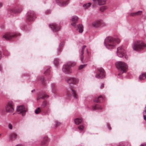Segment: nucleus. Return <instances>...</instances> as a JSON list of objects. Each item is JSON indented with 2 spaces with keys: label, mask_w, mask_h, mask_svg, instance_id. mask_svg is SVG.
Segmentation results:
<instances>
[{
  "label": "nucleus",
  "mask_w": 146,
  "mask_h": 146,
  "mask_svg": "<svg viewBox=\"0 0 146 146\" xmlns=\"http://www.w3.org/2000/svg\"><path fill=\"white\" fill-rule=\"evenodd\" d=\"M56 3L61 7L65 6L69 3V0L63 1L62 0H55Z\"/></svg>",
  "instance_id": "obj_16"
},
{
  "label": "nucleus",
  "mask_w": 146,
  "mask_h": 146,
  "mask_svg": "<svg viewBox=\"0 0 146 146\" xmlns=\"http://www.w3.org/2000/svg\"><path fill=\"white\" fill-rule=\"evenodd\" d=\"M102 21L100 20L96 21L92 23L93 26L95 27H98L101 25Z\"/></svg>",
  "instance_id": "obj_19"
},
{
  "label": "nucleus",
  "mask_w": 146,
  "mask_h": 146,
  "mask_svg": "<svg viewBox=\"0 0 146 146\" xmlns=\"http://www.w3.org/2000/svg\"><path fill=\"white\" fill-rule=\"evenodd\" d=\"M86 56L88 55L89 53H88V52L87 50H86Z\"/></svg>",
  "instance_id": "obj_48"
},
{
  "label": "nucleus",
  "mask_w": 146,
  "mask_h": 146,
  "mask_svg": "<svg viewBox=\"0 0 146 146\" xmlns=\"http://www.w3.org/2000/svg\"><path fill=\"white\" fill-rule=\"evenodd\" d=\"M13 103L9 102L5 107L6 111L7 112H12L14 110Z\"/></svg>",
  "instance_id": "obj_14"
},
{
  "label": "nucleus",
  "mask_w": 146,
  "mask_h": 146,
  "mask_svg": "<svg viewBox=\"0 0 146 146\" xmlns=\"http://www.w3.org/2000/svg\"><path fill=\"white\" fill-rule=\"evenodd\" d=\"M50 70L49 68H47L46 70V71H45L44 72V73L45 74V75H48L50 74Z\"/></svg>",
  "instance_id": "obj_37"
},
{
  "label": "nucleus",
  "mask_w": 146,
  "mask_h": 146,
  "mask_svg": "<svg viewBox=\"0 0 146 146\" xmlns=\"http://www.w3.org/2000/svg\"><path fill=\"white\" fill-rule=\"evenodd\" d=\"M94 3L101 5L105 4L106 0H92Z\"/></svg>",
  "instance_id": "obj_17"
},
{
  "label": "nucleus",
  "mask_w": 146,
  "mask_h": 146,
  "mask_svg": "<svg viewBox=\"0 0 146 146\" xmlns=\"http://www.w3.org/2000/svg\"><path fill=\"white\" fill-rule=\"evenodd\" d=\"M78 17L76 16H73L72 17L71 20L73 22L71 24V25L73 26L76 29V30L78 31L80 33H82L83 31V26L82 25L79 24L76 25L75 22L77 21Z\"/></svg>",
  "instance_id": "obj_4"
},
{
  "label": "nucleus",
  "mask_w": 146,
  "mask_h": 146,
  "mask_svg": "<svg viewBox=\"0 0 146 146\" xmlns=\"http://www.w3.org/2000/svg\"><path fill=\"white\" fill-rule=\"evenodd\" d=\"M35 91V90H31V92H34Z\"/></svg>",
  "instance_id": "obj_52"
},
{
  "label": "nucleus",
  "mask_w": 146,
  "mask_h": 146,
  "mask_svg": "<svg viewBox=\"0 0 146 146\" xmlns=\"http://www.w3.org/2000/svg\"><path fill=\"white\" fill-rule=\"evenodd\" d=\"M49 96L44 93H42L41 94H39L37 97L38 100L40 98L44 99L45 98H48Z\"/></svg>",
  "instance_id": "obj_21"
},
{
  "label": "nucleus",
  "mask_w": 146,
  "mask_h": 146,
  "mask_svg": "<svg viewBox=\"0 0 146 146\" xmlns=\"http://www.w3.org/2000/svg\"><path fill=\"white\" fill-rule=\"evenodd\" d=\"M142 13V11H139L138 12L131 13H130V15L131 16H133L137 15H141Z\"/></svg>",
  "instance_id": "obj_26"
},
{
  "label": "nucleus",
  "mask_w": 146,
  "mask_h": 146,
  "mask_svg": "<svg viewBox=\"0 0 146 146\" xmlns=\"http://www.w3.org/2000/svg\"><path fill=\"white\" fill-rule=\"evenodd\" d=\"M50 111V110L49 108L42 109V113H43L44 115H48Z\"/></svg>",
  "instance_id": "obj_25"
},
{
  "label": "nucleus",
  "mask_w": 146,
  "mask_h": 146,
  "mask_svg": "<svg viewBox=\"0 0 146 146\" xmlns=\"http://www.w3.org/2000/svg\"><path fill=\"white\" fill-rule=\"evenodd\" d=\"M21 29L24 31H28V29L25 26V25H22L21 27Z\"/></svg>",
  "instance_id": "obj_35"
},
{
  "label": "nucleus",
  "mask_w": 146,
  "mask_h": 146,
  "mask_svg": "<svg viewBox=\"0 0 146 146\" xmlns=\"http://www.w3.org/2000/svg\"><path fill=\"white\" fill-rule=\"evenodd\" d=\"M103 108L99 104H96L93 105L92 107V110L93 111H95L96 110H101Z\"/></svg>",
  "instance_id": "obj_20"
},
{
  "label": "nucleus",
  "mask_w": 146,
  "mask_h": 146,
  "mask_svg": "<svg viewBox=\"0 0 146 146\" xmlns=\"http://www.w3.org/2000/svg\"><path fill=\"white\" fill-rule=\"evenodd\" d=\"M17 110L18 113L20 114L23 116L25 115L27 111V109L23 105L17 106Z\"/></svg>",
  "instance_id": "obj_10"
},
{
  "label": "nucleus",
  "mask_w": 146,
  "mask_h": 146,
  "mask_svg": "<svg viewBox=\"0 0 146 146\" xmlns=\"http://www.w3.org/2000/svg\"><path fill=\"white\" fill-rule=\"evenodd\" d=\"M1 58V54H0V59Z\"/></svg>",
  "instance_id": "obj_54"
},
{
  "label": "nucleus",
  "mask_w": 146,
  "mask_h": 146,
  "mask_svg": "<svg viewBox=\"0 0 146 146\" xmlns=\"http://www.w3.org/2000/svg\"><path fill=\"white\" fill-rule=\"evenodd\" d=\"M8 127L10 129H12V125L11 124H9L8 125Z\"/></svg>",
  "instance_id": "obj_43"
},
{
  "label": "nucleus",
  "mask_w": 146,
  "mask_h": 146,
  "mask_svg": "<svg viewBox=\"0 0 146 146\" xmlns=\"http://www.w3.org/2000/svg\"><path fill=\"white\" fill-rule=\"evenodd\" d=\"M146 145V143H143L141 144L140 146H145Z\"/></svg>",
  "instance_id": "obj_47"
},
{
  "label": "nucleus",
  "mask_w": 146,
  "mask_h": 146,
  "mask_svg": "<svg viewBox=\"0 0 146 146\" xmlns=\"http://www.w3.org/2000/svg\"><path fill=\"white\" fill-rule=\"evenodd\" d=\"M48 139V137L47 136L44 137L43 138L42 141L41 142V144L42 145H44L47 143Z\"/></svg>",
  "instance_id": "obj_27"
},
{
  "label": "nucleus",
  "mask_w": 146,
  "mask_h": 146,
  "mask_svg": "<svg viewBox=\"0 0 146 146\" xmlns=\"http://www.w3.org/2000/svg\"><path fill=\"white\" fill-rule=\"evenodd\" d=\"M104 84H102L100 86V88H104Z\"/></svg>",
  "instance_id": "obj_45"
},
{
  "label": "nucleus",
  "mask_w": 146,
  "mask_h": 146,
  "mask_svg": "<svg viewBox=\"0 0 146 146\" xmlns=\"http://www.w3.org/2000/svg\"><path fill=\"white\" fill-rule=\"evenodd\" d=\"M145 109H146V107H145Z\"/></svg>",
  "instance_id": "obj_55"
},
{
  "label": "nucleus",
  "mask_w": 146,
  "mask_h": 146,
  "mask_svg": "<svg viewBox=\"0 0 146 146\" xmlns=\"http://www.w3.org/2000/svg\"><path fill=\"white\" fill-rule=\"evenodd\" d=\"M64 45V43L62 42H61L60 43L59 47L57 49V54H59L60 53L61 51L62 50V47H63Z\"/></svg>",
  "instance_id": "obj_23"
},
{
  "label": "nucleus",
  "mask_w": 146,
  "mask_h": 146,
  "mask_svg": "<svg viewBox=\"0 0 146 146\" xmlns=\"http://www.w3.org/2000/svg\"><path fill=\"white\" fill-rule=\"evenodd\" d=\"M47 105V102L46 101H45L43 102L42 104V106L43 108H44Z\"/></svg>",
  "instance_id": "obj_38"
},
{
  "label": "nucleus",
  "mask_w": 146,
  "mask_h": 146,
  "mask_svg": "<svg viewBox=\"0 0 146 146\" xmlns=\"http://www.w3.org/2000/svg\"><path fill=\"white\" fill-rule=\"evenodd\" d=\"M98 74L96 76V77L98 78H102L105 77V73L104 70L102 68L97 69Z\"/></svg>",
  "instance_id": "obj_12"
},
{
  "label": "nucleus",
  "mask_w": 146,
  "mask_h": 146,
  "mask_svg": "<svg viewBox=\"0 0 146 146\" xmlns=\"http://www.w3.org/2000/svg\"><path fill=\"white\" fill-rule=\"evenodd\" d=\"M23 8L21 6L17 9H14L13 8H11L9 10V12L14 15V14H17L20 13L22 10Z\"/></svg>",
  "instance_id": "obj_15"
},
{
  "label": "nucleus",
  "mask_w": 146,
  "mask_h": 146,
  "mask_svg": "<svg viewBox=\"0 0 146 146\" xmlns=\"http://www.w3.org/2000/svg\"><path fill=\"white\" fill-rule=\"evenodd\" d=\"M41 112H42V109H40L39 107H38L35 111V112L36 114H38Z\"/></svg>",
  "instance_id": "obj_33"
},
{
  "label": "nucleus",
  "mask_w": 146,
  "mask_h": 146,
  "mask_svg": "<svg viewBox=\"0 0 146 146\" xmlns=\"http://www.w3.org/2000/svg\"><path fill=\"white\" fill-rule=\"evenodd\" d=\"M107 8V7L105 6H103L101 7L100 8V10L101 11L103 12L104 10H106Z\"/></svg>",
  "instance_id": "obj_34"
},
{
  "label": "nucleus",
  "mask_w": 146,
  "mask_h": 146,
  "mask_svg": "<svg viewBox=\"0 0 146 146\" xmlns=\"http://www.w3.org/2000/svg\"><path fill=\"white\" fill-rule=\"evenodd\" d=\"M66 82L72 87L74 85H76L78 83L79 79L74 77H68L66 79Z\"/></svg>",
  "instance_id": "obj_5"
},
{
  "label": "nucleus",
  "mask_w": 146,
  "mask_h": 146,
  "mask_svg": "<svg viewBox=\"0 0 146 146\" xmlns=\"http://www.w3.org/2000/svg\"><path fill=\"white\" fill-rule=\"evenodd\" d=\"M115 66L120 71L118 75H120L123 73L126 72L127 69V66L126 64L122 61H118L115 63Z\"/></svg>",
  "instance_id": "obj_2"
},
{
  "label": "nucleus",
  "mask_w": 146,
  "mask_h": 146,
  "mask_svg": "<svg viewBox=\"0 0 146 146\" xmlns=\"http://www.w3.org/2000/svg\"><path fill=\"white\" fill-rule=\"evenodd\" d=\"M41 80L42 82V83L43 85H45L46 84V83L45 82V80L42 77L41 78Z\"/></svg>",
  "instance_id": "obj_36"
},
{
  "label": "nucleus",
  "mask_w": 146,
  "mask_h": 146,
  "mask_svg": "<svg viewBox=\"0 0 146 146\" xmlns=\"http://www.w3.org/2000/svg\"><path fill=\"white\" fill-rule=\"evenodd\" d=\"M60 60L58 58H56L54 59V62L55 66L57 67L58 66Z\"/></svg>",
  "instance_id": "obj_28"
},
{
  "label": "nucleus",
  "mask_w": 146,
  "mask_h": 146,
  "mask_svg": "<svg viewBox=\"0 0 146 146\" xmlns=\"http://www.w3.org/2000/svg\"><path fill=\"white\" fill-rule=\"evenodd\" d=\"M4 54L5 55H6V56H7V55L6 54V53L5 52L4 53Z\"/></svg>",
  "instance_id": "obj_53"
},
{
  "label": "nucleus",
  "mask_w": 146,
  "mask_h": 146,
  "mask_svg": "<svg viewBox=\"0 0 146 146\" xmlns=\"http://www.w3.org/2000/svg\"><path fill=\"white\" fill-rule=\"evenodd\" d=\"M107 126L108 129H109V130H110L111 127H110V125H109L108 124V123L107 124Z\"/></svg>",
  "instance_id": "obj_46"
},
{
  "label": "nucleus",
  "mask_w": 146,
  "mask_h": 146,
  "mask_svg": "<svg viewBox=\"0 0 146 146\" xmlns=\"http://www.w3.org/2000/svg\"><path fill=\"white\" fill-rule=\"evenodd\" d=\"M51 92L54 94H55L56 93V92L55 88L54 87V85L53 84H51Z\"/></svg>",
  "instance_id": "obj_29"
},
{
  "label": "nucleus",
  "mask_w": 146,
  "mask_h": 146,
  "mask_svg": "<svg viewBox=\"0 0 146 146\" xmlns=\"http://www.w3.org/2000/svg\"><path fill=\"white\" fill-rule=\"evenodd\" d=\"M36 18L35 12L33 11H29L27 13V19L29 22L33 21Z\"/></svg>",
  "instance_id": "obj_8"
},
{
  "label": "nucleus",
  "mask_w": 146,
  "mask_h": 146,
  "mask_svg": "<svg viewBox=\"0 0 146 146\" xmlns=\"http://www.w3.org/2000/svg\"><path fill=\"white\" fill-rule=\"evenodd\" d=\"M132 46L134 50L139 51L143 49L144 47L146 46V44L142 40H137L133 42Z\"/></svg>",
  "instance_id": "obj_3"
},
{
  "label": "nucleus",
  "mask_w": 146,
  "mask_h": 146,
  "mask_svg": "<svg viewBox=\"0 0 146 146\" xmlns=\"http://www.w3.org/2000/svg\"><path fill=\"white\" fill-rule=\"evenodd\" d=\"M120 40L118 38H113L112 37H107L105 39L104 44L106 47L108 49L113 48L115 46V42L119 43Z\"/></svg>",
  "instance_id": "obj_1"
},
{
  "label": "nucleus",
  "mask_w": 146,
  "mask_h": 146,
  "mask_svg": "<svg viewBox=\"0 0 146 146\" xmlns=\"http://www.w3.org/2000/svg\"><path fill=\"white\" fill-rule=\"evenodd\" d=\"M2 69V66L0 65V71Z\"/></svg>",
  "instance_id": "obj_51"
},
{
  "label": "nucleus",
  "mask_w": 146,
  "mask_h": 146,
  "mask_svg": "<svg viewBox=\"0 0 146 146\" xmlns=\"http://www.w3.org/2000/svg\"><path fill=\"white\" fill-rule=\"evenodd\" d=\"M146 78V73H144L140 75L139 77V80H142L145 79Z\"/></svg>",
  "instance_id": "obj_31"
},
{
  "label": "nucleus",
  "mask_w": 146,
  "mask_h": 146,
  "mask_svg": "<svg viewBox=\"0 0 146 146\" xmlns=\"http://www.w3.org/2000/svg\"><path fill=\"white\" fill-rule=\"evenodd\" d=\"M17 137V135L15 133L12 132L10 133L9 135V139L10 141L15 139Z\"/></svg>",
  "instance_id": "obj_18"
},
{
  "label": "nucleus",
  "mask_w": 146,
  "mask_h": 146,
  "mask_svg": "<svg viewBox=\"0 0 146 146\" xmlns=\"http://www.w3.org/2000/svg\"><path fill=\"white\" fill-rule=\"evenodd\" d=\"M91 4L90 3H88L84 4L83 5V7L84 9H86L88 8L91 5Z\"/></svg>",
  "instance_id": "obj_32"
},
{
  "label": "nucleus",
  "mask_w": 146,
  "mask_h": 146,
  "mask_svg": "<svg viewBox=\"0 0 146 146\" xmlns=\"http://www.w3.org/2000/svg\"><path fill=\"white\" fill-rule=\"evenodd\" d=\"M143 116L144 119L146 121V110L143 112Z\"/></svg>",
  "instance_id": "obj_40"
},
{
  "label": "nucleus",
  "mask_w": 146,
  "mask_h": 146,
  "mask_svg": "<svg viewBox=\"0 0 146 146\" xmlns=\"http://www.w3.org/2000/svg\"><path fill=\"white\" fill-rule=\"evenodd\" d=\"M60 123L59 122L57 121H55L56 127H57V126H58L60 124Z\"/></svg>",
  "instance_id": "obj_44"
},
{
  "label": "nucleus",
  "mask_w": 146,
  "mask_h": 146,
  "mask_svg": "<svg viewBox=\"0 0 146 146\" xmlns=\"http://www.w3.org/2000/svg\"><path fill=\"white\" fill-rule=\"evenodd\" d=\"M72 63L69 62L64 65L62 68V71L65 74H70L72 73L71 66Z\"/></svg>",
  "instance_id": "obj_6"
},
{
  "label": "nucleus",
  "mask_w": 146,
  "mask_h": 146,
  "mask_svg": "<svg viewBox=\"0 0 146 146\" xmlns=\"http://www.w3.org/2000/svg\"><path fill=\"white\" fill-rule=\"evenodd\" d=\"M51 11L50 10H47L45 12V13L46 14H48L51 13Z\"/></svg>",
  "instance_id": "obj_42"
},
{
  "label": "nucleus",
  "mask_w": 146,
  "mask_h": 146,
  "mask_svg": "<svg viewBox=\"0 0 146 146\" xmlns=\"http://www.w3.org/2000/svg\"><path fill=\"white\" fill-rule=\"evenodd\" d=\"M71 93L72 96L74 99H77L78 98V96L76 94L75 90H73L72 88H70L66 90V94L68 97L70 95V93Z\"/></svg>",
  "instance_id": "obj_13"
},
{
  "label": "nucleus",
  "mask_w": 146,
  "mask_h": 146,
  "mask_svg": "<svg viewBox=\"0 0 146 146\" xmlns=\"http://www.w3.org/2000/svg\"><path fill=\"white\" fill-rule=\"evenodd\" d=\"M16 34L8 33L5 34L3 36V38L7 40H12L15 39L17 36Z\"/></svg>",
  "instance_id": "obj_9"
},
{
  "label": "nucleus",
  "mask_w": 146,
  "mask_h": 146,
  "mask_svg": "<svg viewBox=\"0 0 146 146\" xmlns=\"http://www.w3.org/2000/svg\"><path fill=\"white\" fill-rule=\"evenodd\" d=\"M16 146H23L22 144H18L16 145Z\"/></svg>",
  "instance_id": "obj_49"
},
{
  "label": "nucleus",
  "mask_w": 146,
  "mask_h": 146,
  "mask_svg": "<svg viewBox=\"0 0 146 146\" xmlns=\"http://www.w3.org/2000/svg\"><path fill=\"white\" fill-rule=\"evenodd\" d=\"M78 128L80 130L82 131L83 130L84 126L83 125H80L78 126Z\"/></svg>",
  "instance_id": "obj_41"
},
{
  "label": "nucleus",
  "mask_w": 146,
  "mask_h": 146,
  "mask_svg": "<svg viewBox=\"0 0 146 146\" xmlns=\"http://www.w3.org/2000/svg\"><path fill=\"white\" fill-rule=\"evenodd\" d=\"M104 98L103 97L101 96H99L98 98H96L94 100V101L95 102L100 103L102 102L104 100Z\"/></svg>",
  "instance_id": "obj_22"
},
{
  "label": "nucleus",
  "mask_w": 146,
  "mask_h": 146,
  "mask_svg": "<svg viewBox=\"0 0 146 146\" xmlns=\"http://www.w3.org/2000/svg\"><path fill=\"white\" fill-rule=\"evenodd\" d=\"M86 65V64H83V65H81L79 67V70H81L84 68Z\"/></svg>",
  "instance_id": "obj_39"
},
{
  "label": "nucleus",
  "mask_w": 146,
  "mask_h": 146,
  "mask_svg": "<svg viewBox=\"0 0 146 146\" xmlns=\"http://www.w3.org/2000/svg\"><path fill=\"white\" fill-rule=\"evenodd\" d=\"M2 6V4L1 3H0V8Z\"/></svg>",
  "instance_id": "obj_50"
},
{
  "label": "nucleus",
  "mask_w": 146,
  "mask_h": 146,
  "mask_svg": "<svg viewBox=\"0 0 146 146\" xmlns=\"http://www.w3.org/2000/svg\"><path fill=\"white\" fill-rule=\"evenodd\" d=\"M49 26L51 30L54 32H57L61 29L60 24L58 23H50Z\"/></svg>",
  "instance_id": "obj_7"
},
{
  "label": "nucleus",
  "mask_w": 146,
  "mask_h": 146,
  "mask_svg": "<svg viewBox=\"0 0 146 146\" xmlns=\"http://www.w3.org/2000/svg\"><path fill=\"white\" fill-rule=\"evenodd\" d=\"M86 47V46H85V45L83 46L82 49V50H81V55H80V59H81V61L83 63V58H84V56L83 55V54H84V50Z\"/></svg>",
  "instance_id": "obj_24"
},
{
  "label": "nucleus",
  "mask_w": 146,
  "mask_h": 146,
  "mask_svg": "<svg viewBox=\"0 0 146 146\" xmlns=\"http://www.w3.org/2000/svg\"><path fill=\"white\" fill-rule=\"evenodd\" d=\"M126 51L123 46L117 48V53L118 56L120 58L122 57L125 55Z\"/></svg>",
  "instance_id": "obj_11"
},
{
  "label": "nucleus",
  "mask_w": 146,
  "mask_h": 146,
  "mask_svg": "<svg viewBox=\"0 0 146 146\" xmlns=\"http://www.w3.org/2000/svg\"><path fill=\"white\" fill-rule=\"evenodd\" d=\"M81 118H77L75 119L74 122L75 123L76 125H78L82 121Z\"/></svg>",
  "instance_id": "obj_30"
}]
</instances>
